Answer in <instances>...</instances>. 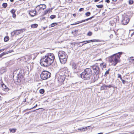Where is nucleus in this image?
<instances>
[{
  "mask_svg": "<svg viewBox=\"0 0 134 134\" xmlns=\"http://www.w3.org/2000/svg\"><path fill=\"white\" fill-rule=\"evenodd\" d=\"M10 1L11 2H13L14 1V0H10Z\"/></svg>",
  "mask_w": 134,
  "mask_h": 134,
  "instance_id": "13d9d810",
  "label": "nucleus"
},
{
  "mask_svg": "<svg viewBox=\"0 0 134 134\" xmlns=\"http://www.w3.org/2000/svg\"><path fill=\"white\" fill-rule=\"evenodd\" d=\"M58 24V23H53L51 25V27H53L57 25Z\"/></svg>",
  "mask_w": 134,
  "mask_h": 134,
  "instance_id": "cd10ccee",
  "label": "nucleus"
},
{
  "mask_svg": "<svg viewBox=\"0 0 134 134\" xmlns=\"http://www.w3.org/2000/svg\"><path fill=\"white\" fill-rule=\"evenodd\" d=\"M132 34L133 35H134V32H133V33H132Z\"/></svg>",
  "mask_w": 134,
  "mask_h": 134,
  "instance_id": "680f3d73",
  "label": "nucleus"
},
{
  "mask_svg": "<svg viewBox=\"0 0 134 134\" xmlns=\"http://www.w3.org/2000/svg\"><path fill=\"white\" fill-rule=\"evenodd\" d=\"M101 41L99 40L94 39V40H88V41H82V42H80V43H81L85 42V43L83 44L82 45H84V44H86L87 43H90V42H100Z\"/></svg>",
  "mask_w": 134,
  "mask_h": 134,
  "instance_id": "9b49d317",
  "label": "nucleus"
},
{
  "mask_svg": "<svg viewBox=\"0 0 134 134\" xmlns=\"http://www.w3.org/2000/svg\"><path fill=\"white\" fill-rule=\"evenodd\" d=\"M37 12L36 10H33L29 11V13L31 16L33 17L36 15Z\"/></svg>",
  "mask_w": 134,
  "mask_h": 134,
  "instance_id": "f8f14e48",
  "label": "nucleus"
},
{
  "mask_svg": "<svg viewBox=\"0 0 134 134\" xmlns=\"http://www.w3.org/2000/svg\"><path fill=\"white\" fill-rule=\"evenodd\" d=\"M56 16L54 15H51L50 17L51 19H52L56 18Z\"/></svg>",
  "mask_w": 134,
  "mask_h": 134,
  "instance_id": "473e14b6",
  "label": "nucleus"
},
{
  "mask_svg": "<svg viewBox=\"0 0 134 134\" xmlns=\"http://www.w3.org/2000/svg\"><path fill=\"white\" fill-rule=\"evenodd\" d=\"M75 23H73V24H71V25H75Z\"/></svg>",
  "mask_w": 134,
  "mask_h": 134,
  "instance_id": "4d7b16f0",
  "label": "nucleus"
},
{
  "mask_svg": "<svg viewBox=\"0 0 134 134\" xmlns=\"http://www.w3.org/2000/svg\"><path fill=\"white\" fill-rule=\"evenodd\" d=\"M51 73L47 71H43L41 73L40 77L41 79L46 80L49 78L51 76Z\"/></svg>",
  "mask_w": 134,
  "mask_h": 134,
  "instance_id": "39448f33",
  "label": "nucleus"
},
{
  "mask_svg": "<svg viewBox=\"0 0 134 134\" xmlns=\"http://www.w3.org/2000/svg\"><path fill=\"white\" fill-rule=\"evenodd\" d=\"M96 6L98 8H103V5L101 4L99 5H96Z\"/></svg>",
  "mask_w": 134,
  "mask_h": 134,
  "instance_id": "2f4dec72",
  "label": "nucleus"
},
{
  "mask_svg": "<svg viewBox=\"0 0 134 134\" xmlns=\"http://www.w3.org/2000/svg\"><path fill=\"white\" fill-rule=\"evenodd\" d=\"M110 38H112L113 37V35L112 34H111L110 36Z\"/></svg>",
  "mask_w": 134,
  "mask_h": 134,
  "instance_id": "8fccbe9b",
  "label": "nucleus"
},
{
  "mask_svg": "<svg viewBox=\"0 0 134 134\" xmlns=\"http://www.w3.org/2000/svg\"><path fill=\"white\" fill-rule=\"evenodd\" d=\"M16 10L14 9H12L10 11V12L12 14V17L14 18H15L16 17V15L15 13Z\"/></svg>",
  "mask_w": 134,
  "mask_h": 134,
  "instance_id": "a211bd4d",
  "label": "nucleus"
},
{
  "mask_svg": "<svg viewBox=\"0 0 134 134\" xmlns=\"http://www.w3.org/2000/svg\"><path fill=\"white\" fill-rule=\"evenodd\" d=\"M93 17V16H92L90 18H88L87 19H86L82 20L81 21H78L76 22L75 23L76 25L80 23H82V22H85L86 21H87L89 20H91L92 19Z\"/></svg>",
  "mask_w": 134,
  "mask_h": 134,
  "instance_id": "4468645a",
  "label": "nucleus"
},
{
  "mask_svg": "<svg viewBox=\"0 0 134 134\" xmlns=\"http://www.w3.org/2000/svg\"><path fill=\"white\" fill-rule=\"evenodd\" d=\"M51 11V10L50 9H47L44 11V14L46 15L47 13H49Z\"/></svg>",
  "mask_w": 134,
  "mask_h": 134,
  "instance_id": "4be33fe9",
  "label": "nucleus"
},
{
  "mask_svg": "<svg viewBox=\"0 0 134 134\" xmlns=\"http://www.w3.org/2000/svg\"><path fill=\"white\" fill-rule=\"evenodd\" d=\"M84 10V9L83 8H81L79 10V11L80 12H81L82 11H83Z\"/></svg>",
  "mask_w": 134,
  "mask_h": 134,
  "instance_id": "a19ab883",
  "label": "nucleus"
},
{
  "mask_svg": "<svg viewBox=\"0 0 134 134\" xmlns=\"http://www.w3.org/2000/svg\"><path fill=\"white\" fill-rule=\"evenodd\" d=\"M8 4L7 3H3L2 4V6L3 8H6Z\"/></svg>",
  "mask_w": 134,
  "mask_h": 134,
  "instance_id": "bb28decb",
  "label": "nucleus"
},
{
  "mask_svg": "<svg viewBox=\"0 0 134 134\" xmlns=\"http://www.w3.org/2000/svg\"><path fill=\"white\" fill-rule=\"evenodd\" d=\"M5 55V52H4L0 54V58H1L3 56Z\"/></svg>",
  "mask_w": 134,
  "mask_h": 134,
  "instance_id": "ea45409f",
  "label": "nucleus"
},
{
  "mask_svg": "<svg viewBox=\"0 0 134 134\" xmlns=\"http://www.w3.org/2000/svg\"><path fill=\"white\" fill-rule=\"evenodd\" d=\"M78 130H80V131H83V130L82 129H82L79 128V129H78Z\"/></svg>",
  "mask_w": 134,
  "mask_h": 134,
  "instance_id": "09e8293b",
  "label": "nucleus"
},
{
  "mask_svg": "<svg viewBox=\"0 0 134 134\" xmlns=\"http://www.w3.org/2000/svg\"><path fill=\"white\" fill-rule=\"evenodd\" d=\"M113 2H116L118 0H111Z\"/></svg>",
  "mask_w": 134,
  "mask_h": 134,
  "instance_id": "6e6d98bb",
  "label": "nucleus"
},
{
  "mask_svg": "<svg viewBox=\"0 0 134 134\" xmlns=\"http://www.w3.org/2000/svg\"><path fill=\"white\" fill-rule=\"evenodd\" d=\"M102 61V59L101 58H100V59H97V60H96L94 61Z\"/></svg>",
  "mask_w": 134,
  "mask_h": 134,
  "instance_id": "37998d69",
  "label": "nucleus"
},
{
  "mask_svg": "<svg viewBox=\"0 0 134 134\" xmlns=\"http://www.w3.org/2000/svg\"><path fill=\"white\" fill-rule=\"evenodd\" d=\"M107 87H108L109 88H110L111 87V85H108V86H107Z\"/></svg>",
  "mask_w": 134,
  "mask_h": 134,
  "instance_id": "603ef678",
  "label": "nucleus"
},
{
  "mask_svg": "<svg viewBox=\"0 0 134 134\" xmlns=\"http://www.w3.org/2000/svg\"><path fill=\"white\" fill-rule=\"evenodd\" d=\"M38 25L36 24H35L31 25V27L32 28H36L38 26Z\"/></svg>",
  "mask_w": 134,
  "mask_h": 134,
  "instance_id": "5701e85b",
  "label": "nucleus"
},
{
  "mask_svg": "<svg viewBox=\"0 0 134 134\" xmlns=\"http://www.w3.org/2000/svg\"><path fill=\"white\" fill-rule=\"evenodd\" d=\"M9 40V37L8 36H6L4 37V40L5 42H7Z\"/></svg>",
  "mask_w": 134,
  "mask_h": 134,
  "instance_id": "b1692460",
  "label": "nucleus"
},
{
  "mask_svg": "<svg viewBox=\"0 0 134 134\" xmlns=\"http://www.w3.org/2000/svg\"><path fill=\"white\" fill-rule=\"evenodd\" d=\"M4 83L3 82V81L1 78H0V87Z\"/></svg>",
  "mask_w": 134,
  "mask_h": 134,
  "instance_id": "e433bc0d",
  "label": "nucleus"
},
{
  "mask_svg": "<svg viewBox=\"0 0 134 134\" xmlns=\"http://www.w3.org/2000/svg\"><path fill=\"white\" fill-rule=\"evenodd\" d=\"M2 88V89L5 91H8L9 90L8 88L3 83L2 85L0 87Z\"/></svg>",
  "mask_w": 134,
  "mask_h": 134,
  "instance_id": "2eb2a0df",
  "label": "nucleus"
},
{
  "mask_svg": "<svg viewBox=\"0 0 134 134\" xmlns=\"http://www.w3.org/2000/svg\"><path fill=\"white\" fill-rule=\"evenodd\" d=\"M105 2L108 3H109L110 2V1L109 0H105Z\"/></svg>",
  "mask_w": 134,
  "mask_h": 134,
  "instance_id": "c03bdc74",
  "label": "nucleus"
},
{
  "mask_svg": "<svg viewBox=\"0 0 134 134\" xmlns=\"http://www.w3.org/2000/svg\"><path fill=\"white\" fill-rule=\"evenodd\" d=\"M26 99H24V102H26Z\"/></svg>",
  "mask_w": 134,
  "mask_h": 134,
  "instance_id": "052dcab7",
  "label": "nucleus"
},
{
  "mask_svg": "<svg viewBox=\"0 0 134 134\" xmlns=\"http://www.w3.org/2000/svg\"><path fill=\"white\" fill-rule=\"evenodd\" d=\"M90 127V126H88L86 127H85V129L86 131V130H87L88 129L87 128L88 127Z\"/></svg>",
  "mask_w": 134,
  "mask_h": 134,
  "instance_id": "de8ad7c7",
  "label": "nucleus"
},
{
  "mask_svg": "<svg viewBox=\"0 0 134 134\" xmlns=\"http://www.w3.org/2000/svg\"><path fill=\"white\" fill-rule=\"evenodd\" d=\"M118 78H120V80H122V77H121V75L119 74H118Z\"/></svg>",
  "mask_w": 134,
  "mask_h": 134,
  "instance_id": "58836bf2",
  "label": "nucleus"
},
{
  "mask_svg": "<svg viewBox=\"0 0 134 134\" xmlns=\"http://www.w3.org/2000/svg\"><path fill=\"white\" fill-rule=\"evenodd\" d=\"M44 92V90L43 89H41L39 91L40 93L41 94H43Z\"/></svg>",
  "mask_w": 134,
  "mask_h": 134,
  "instance_id": "c756f323",
  "label": "nucleus"
},
{
  "mask_svg": "<svg viewBox=\"0 0 134 134\" xmlns=\"http://www.w3.org/2000/svg\"><path fill=\"white\" fill-rule=\"evenodd\" d=\"M110 71V69H108V70L104 74V76H107V75L109 74V71Z\"/></svg>",
  "mask_w": 134,
  "mask_h": 134,
  "instance_id": "393cba45",
  "label": "nucleus"
},
{
  "mask_svg": "<svg viewBox=\"0 0 134 134\" xmlns=\"http://www.w3.org/2000/svg\"><path fill=\"white\" fill-rule=\"evenodd\" d=\"M107 64L106 63L103 62L100 63V66L102 69L105 68L107 67Z\"/></svg>",
  "mask_w": 134,
  "mask_h": 134,
  "instance_id": "f3484780",
  "label": "nucleus"
},
{
  "mask_svg": "<svg viewBox=\"0 0 134 134\" xmlns=\"http://www.w3.org/2000/svg\"><path fill=\"white\" fill-rule=\"evenodd\" d=\"M91 14V13L90 12H88L86 13L85 14V15L86 16H88L90 15Z\"/></svg>",
  "mask_w": 134,
  "mask_h": 134,
  "instance_id": "7c9ffc66",
  "label": "nucleus"
},
{
  "mask_svg": "<svg viewBox=\"0 0 134 134\" xmlns=\"http://www.w3.org/2000/svg\"><path fill=\"white\" fill-rule=\"evenodd\" d=\"M133 1L132 0H129V3L130 5H131L133 3Z\"/></svg>",
  "mask_w": 134,
  "mask_h": 134,
  "instance_id": "f704fd0d",
  "label": "nucleus"
},
{
  "mask_svg": "<svg viewBox=\"0 0 134 134\" xmlns=\"http://www.w3.org/2000/svg\"><path fill=\"white\" fill-rule=\"evenodd\" d=\"M25 30L26 29H25L15 30L12 32L11 33V34L12 36L18 35L22 33L24 31H25Z\"/></svg>",
  "mask_w": 134,
  "mask_h": 134,
  "instance_id": "1a4fd4ad",
  "label": "nucleus"
},
{
  "mask_svg": "<svg viewBox=\"0 0 134 134\" xmlns=\"http://www.w3.org/2000/svg\"><path fill=\"white\" fill-rule=\"evenodd\" d=\"M103 2V1H101L100 2Z\"/></svg>",
  "mask_w": 134,
  "mask_h": 134,
  "instance_id": "69168bd1",
  "label": "nucleus"
},
{
  "mask_svg": "<svg viewBox=\"0 0 134 134\" xmlns=\"http://www.w3.org/2000/svg\"><path fill=\"white\" fill-rule=\"evenodd\" d=\"M58 56L60 63L63 64H65L66 62L68 56L64 51H60L59 52Z\"/></svg>",
  "mask_w": 134,
  "mask_h": 134,
  "instance_id": "20e7f679",
  "label": "nucleus"
},
{
  "mask_svg": "<svg viewBox=\"0 0 134 134\" xmlns=\"http://www.w3.org/2000/svg\"><path fill=\"white\" fill-rule=\"evenodd\" d=\"M96 81V80L95 79L94 77L93 79L92 78L91 80V82L92 83Z\"/></svg>",
  "mask_w": 134,
  "mask_h": 134,
  "instance_id": "4c0bfd02",
  "label": "nucleus"
},
{
  "mask_svg": "<svg viewBox=\"0 0 134 134\" xmlns=\"http://www.w3.org/2000/svg\"><path fill=\"white\" fill-rule=\"evenodd\" d=\"M82 129L83 130V131H86L85 129V128H84V127L83 128H82Z\"/></svg>",
  "mask_w": 134,
  "mask_h": 134,
  "instance_id": "5fc2aeb1",
  "label": "nucleus"
},
{
  "mask_svg": "<svg viewBox=\"0 0 134 134\" xmlns=\"http://www.w3.org/2000/svg\"><path fill=\"white\" fill-rule=\"evenodd\" d=\"M100 0H94V2H98Z\"/></svg>",
  "mask_w": 134,
  "mask_h": 134,
  "instance_id": "3c124183",
  "label": "nucleus"
},
{
  "mask_svg": "<svg viewBox=\"0 0 134 134\" xmlns=\"http://www.w3.org/2000/svg\"><path fill=\"white\" fill-rule=\"evenodd\" d=\"M65 75V74H64ZM65 80V75H59L58 77V81L59 85H60L64 84Z\"/></svg>",
  "mask_w": 134,
  "mask_h": 134,
  "instance_id": "6e6552de",
  "label": "nucleus"
},
{
  "mask_svg": "<svg viewBox=\"0 0 134 134\" xmlns=\"http://www.w3.org/2000/svg\"><path fill=\"white\" fill-rule=\"evenodd\" d=\"M107 86L104 84L100 87V90H107Z\"/></svg>",
  "mask_w": 134,
  "mask_h": 134,
  "instance_id": "412c9836",
  "label": "nucleus"
},
{
  "mask_svg": "<svg viewBox=\"0 0 134 134\" xmlns=\"http://www.w3.org/2000/svg\"><path fill=\"white\" fill-rule=\"evenodd\" d=\"M129 62L131 64L134 63V57H130L129 59Z\"/></svg>",
  "mask_w": 134,
  "mask_h": 134,
  "instance_id": "aec40b11",
  "label": "nucleus"
},
{
  "mask_svg": "<svg viewBox=\"0 0 134 134\" xmlns=\"http://www.w3.org/2000/svg\"><path fill=\"white\" fill-rule=\"evenodd\" d=\"M9 130L10 132L14 133L16 132V129H10Z\"/></svg>",
  "mask_w": 134,
  "mask_h": 134,
  "instance_id": "a878e982",
  "label": "nucleus"
},
{
  "mask_svg": "<svg viewBox=\"0 0 134 134\" xmlns=\"http://www.w3.org/2000/svg\"><path fill=\"white\" fill-rule=\"evenodd\" d=\"M92 73V71L91 69L87 68L80 74L81 77L84 80H88L90 79Z\"/></svg>",
  "mask_w": 134,
  "mask_h": 134,
  "instance_id": "7ed1b4c3",
  "label": "nucleus"
},
{
  "mask_svg": "<svg viewBox=\"0 0 134 134\" xmlns=\"http://www.w3.org/2000/svg\"><path fill=\"white\" fill-rule=\"evenodd\" d=\"M60 71L61 72H63L64 73H65L66 72V69L65 68H63L60 69Z\"/></svg>",
  "mask_w": 134,
  "mask_h": 134,
  "instance_id": "c85d7f7f",
  "label": "nucleus"
},
{
  "mask_svg": "<svg viewBox=\"0 0 134 134\" xmlns=\"http://www.w3.org/2000/svg\"><path fill=\"white\" fill-rule=\"evenodd\" d=\"M40 109V108H39V109H37L36 110H38V109Z\"/></svg>",
  "mask_w": 134,
  "mask_h": 134,
  "instance_id": "0e129e2a",
  "label": "nucleus"
},
{
  "mask_svg": "<svg viewBox=\"0 0 134 134\" xmlns=\"http://www.w3.org/2000/svg\"><path fill=\"white\" fill-rule=\"evenodd\" d=\"M73 15L74 17H75L76 16V15L75 14H73Z\"/></svg>",
  "mask_w": 134,
  "mask_h": 134,
  "instance_id": "864d4df0",
  "label": "nucleus"
},
{
  "mask_svg": "<svg viewBox=\"0 0 134 134\" xmlns=\"http://www.w3.org/2000/svg\"><path fill=\"white\" fill-rule=\"evenodd\" d=\"M129 18L127 17L125 18L122 20V24L124 25H126L129 23Z\"/></svg>",
  "mask_w": 134,
  "mask_h": 134,
  "instance_id": "ddd939ff",
  "label": "nucleus"
},
{
  "mask_svg": "<svg viewBox=\"0 0 134 134\" xmlns=\"http://www.w3.org/2000/svg\"><path fill=\"white\" fill-rule=\"evenodd\" d=\"M13 51L12 50H10L6 52H5V54H8V53H10Z\"/></svg>",
  "mask_w": 134,
  "mask_h": 134,
  "instance_id": "72a5a7b5",
  "label": "nucleus"
},
{
  "mask_svg": "<svg viewBox=\"0 0 134 134\" xmlns=\"http://www.w3.org/2000/svg\"><path fill=\"white\" fill-rule=\"evenodd\" d=\"M55 58V56L53 53H47L41 58L40 63L42 66L45 67L49 66L53 63Z\"/></svg>",
  "mask_w": 134,
  "mask_h": 134,
  "instance_id": "f257e3e1",
  "label": "nucleus"
},
{
  "mask_svg": "<svg viewBox=\"0 0 134 134\" xmlns=\"http://www.w3.org/2000/svg\"><path fill=\"white\" fill-rule=\"evenodd\" d=\"M46 8V5L44 4H40L37 5L36 9L37 13H40L41 12L45 9Z\"/></svg>",
  "mask_w": 134,
  "mask_h": 134,
  "instance_id": "0eeeda50",
  "label": "nucleus"
},
{
  "mask_svg": "<svg viewBox=\"0 0 134 134\" xmlns=\"http://www.w3.org/2000/svg\"><path fill=\"white\" fill-rule=\"evenodd\" d=\"M131 134H134V132L133 133H131Z\"/></svg>",
  "mask_w": 134,
  "mask_h": 134,
  "instance_id": "e2e57ef3",
  "label": "nucleus"
},
{
  "mask_svg": "<svg viewBox=\"0 0 134 134\" xmlns=\"http://www.w3.org/2000/svg\"><path fill=\"white\" fill-rule=\"evenodd\" d=\"M115 19H114L113 20H111L110 21V25L112 26H115L116 25V22L114 21L115 20Z\"/></svg>",
  "mask_w": 134,
  "mask_h": 134,
  "instance_id": "6ab92c4d",
  "label": "nucleus"
},
{
  "mask_svg": "<svg viewBox=\"0 0 134 134\" xmlns=\"http://www.w3.org/2000/svg\"><path fill=\"white\" fill-rule=\"evenodd\" d=\"M5 49H0V53L1 52L3 51Z\"/></svg>",
  "mask_w": 134,
  "mask_h": 134,
  "instance_id": "49530a36",
  "label": "nucleus"
},
{
  "mask_svg": "<svg viewBox=\"0 0 134 134\" xmlns=\"http://www.w3.org/2000/svg\"><path fill=\"white\" fill-rule=\"evenodd\" d=\"M122 54V52L115 54L109 57V61L112 65L115 66L116 64L120 61V58L121 55Z\"/></svg>",
  "mask_w": 134,
  "mask_h": 134,
  "instance_id": "f03ea898",
  "label": "nucleus"
},
{
  "mask_svg": "<svg viewBox=\"0 0 134 134\" xmlns=\"http://www.w3.org/2000/svg\"><path fill=\"white\" fill-rule=\"evenodd\" d=\"M37 104H36L35 105V106H34V107H32V108H31V109H30L29 110H30L31 109H33V108H36V107H37Z\"/></svg>",
  "mask_w": 134,
  "mask_h": 134,
  "instance_id": "a18cd8bd",
  "label": "nucleus"
},
{
  "mask_svg": "<svg viewBox=\"0 0 134 134\" xmlns=\"http://www.w3.org/2000/svg\"><path fill=\"white\" fill-rule=\"evenodd\" d=\"M2 100V99H1V97L0 96V101H1Z\"/></svg>",
  "mask_w": 134,
  "mask_h": 134,
  "instance_id": "bf43d9fd",
  "label": "nucleus"
},
{
  "mask_svg": "<svg viewBox=\"0 0 134 134\" xmlns=\"http://www.w3.org/2000/svg\"><path fill=\"white\" fill-rule=\"evenodd\" d=\"M78 65V63L76 64L73 63L71 64L72 68L74 70H76L77 68L80 67V66H79Z\"/></svg>",
  "mask_w": 134,
  "mask_h": 134,
  "instance_id": "dca6fc26",
  "label": "nucleus"
},
{
  "mask_svg": "<svg viewBox=\"0 0 134 134\" xmlns=\"http://www.w3.org/2000/svg\"><path fill=\"white\" fill-rule=\"evenodd\" d=\"M92 32L91 31H89L87 34V35L89 36H90L92 35Z\"/></svg>",
  "mask_w": 134,
  "mask_h": 134,
  "instance_id": "c9c22d12",
  "label": "nucleus"
},
{
  "mask_svg": "<svg viewBox=\"0 0 134 134\" xmlns=\"http://www.w3.org/2000/svg\"><path fill=\"white\" fill-rule=\"evenodd\" d=\"M17 82L18 83H23L25 80L24 76L21 73H19L17 77Z\"/></svg>",
  "mask_w": 134,
  "mask_h": 134,
  "instance_id": "9d476101",
  "label": "nucleus"
},
{
  "mask_svg": "<svg viewBox=\"0 0 134 134\" xmlns=\"http://www.w3.org/2000/svg\"><path fill=\"white\" fill-rule=\"evenodd\" d=\"M121 80V81H122V83H123V84H124L125 83V82L126 81H125V80H123L122 79V80Z\"/></svg>",
  "mask_w": 134,
  "mask_h": 134,
  "instance_id": "79ce46f5",
  "label": "nucleus"
},
{
  "mask_svg": "<svg viewBox=\"0 0 134 134\" xmlns=\"http://www.w3.org/2000/svg\"><path fill=\"white\" fill-rule=\"evenodd\" d=\"M90 67L92 69L94 73L95 74L97 75L99 74L100 68L97 65V63H96L94 65L91 66Z\"/></svg>",
  "mask_w": 134,
  "mask_h": 134,
  "instance_id": "423d86ee",
  "label": "nucleus"
}]
</instances>
